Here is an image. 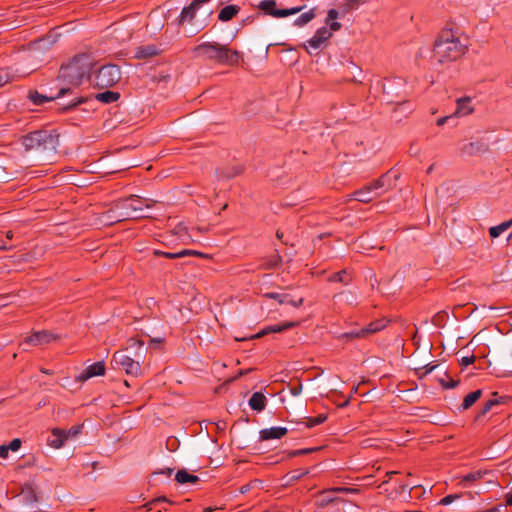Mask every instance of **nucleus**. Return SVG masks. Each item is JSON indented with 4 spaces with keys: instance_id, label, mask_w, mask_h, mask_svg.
Here are the masks:
<instances>
[{
    "instance_id": "f257e3e1",
    "label": "nucleus",
    "mask_w": 512,
    "mask_h": 512,
    "mask_svg": "<svg viewBox=\"0 0 512 512\" xmlns=\"http://www.w3.org/2000/svg\"><path fill=\"white\" fill-rule=\"evenodd\" d=\"M91 64L87 57H75L71 62L63 65L59 71L60 88L58 96L70 93L73 88L79 87L84 79L89 77Z\"/></svg>"
},
{
    "instance_id": "f03ea898",
    "label": "nucleus",
    "mask_w": 512,
    "mask_h": 512,
    "mask_svg": "<svg viewBox=\"0 0 512 512\" xmlns=\"http://www.w3.org/2000/svg\"><path fill=\"white\" fill-rule=\"evenodd\" d=\"M467 51L459 37L451 29H444L434 43L433 59L439 64L450 63L461 58Z\"/></svg>"
},
{
    "instance_id": "7ed1b4c3",
    "label": "nucleus",
    "mask_w": 512,
    "mask_h": 512,
    "mask_svg": "<svg viewBox=\"0 0 512 512\" xmlns=\"http://www.w3.org/2000/svg\"><path fill=\"white\" fill-rule=\"evenodd\" d=\"M128 348H136L134 357L122 351H117L112 357L111 365L114 369L124 370L127 375L138 377L142 374L141 363L146 355L144 342L139 339L130 338L128 340Z\"/></svg>"
},
{
    "instance_id": "20e7f679",
    "label": "nucleus",
    "mask_w": 512,
    "mask_h": 512,
    "mask_svg": "<svg viewBox=\"0 0 512 512\" xmlns=\"http://www.w3.org/2000/svg\"><path fill=\"white\" fill-rule=\"evenodd\" d=\"M193 52L198 57L231 66L236 65L240 57L238 51H232L227 45H222L217 42L201 43L193 48Z\"/></svg>"
},
{
    "instance_id": "39448f33",
    "label": "nucleus",
    "mask_w": 512,
    "mask_h": 512,
    "mask_svg": "<svg viewBox=\"0 0 512 512\" xmlns=\"http://www.w3.org/2000/svg\"><path fill=\"white\" fill-rule=\"evenodd\" d=\"M155 203L156 201L152 199L131 195L114 203V211L117 212L115 218L124 220L150 218L151 216L144 214L143 211L145 208L153 207Z\"/></svg>"
},
{
    "instance_id": "423d86ee",
    "label": "nucleus",
    "mask_w": 512,
    "mask_h": 512,
    "mask_svg": "<svg viewBox=\"0 0 512 512\" xmlns=\"http://www.w3.org/2000/svg\"><path fill=\"white\" fill-rule=\"evenodd\" d=\"M21 143L25 151L55 153L59 146V135L47 130H37L23 136Z\"/></svg>"
},
{
    "instance_id": "0eeeda50",
    "label": "nucleus",
    "mask_w": 512,
    "mask_h": 512,
    "mask_svg": "<svg viewBox=\"0 0 512 512\" xmlns=\"http://www.w3.org/2000/svg\"><path fill=\"white\" fill-rule=\"evenodd\" d=\"M330 29L327 27L319 28L314 36L307 41V44L304 45L306 51L310 55H316L322 50L327 41L332 37L331 31H338L341 28V24L339 22L333 21L329 24Z\"/></svg>"
},
{
    "instance_id": "6e6552de",
    "label": "nucleus",
    "mask_w": 512,
    "mask_h": 512,
    "mask_svg": "<svg viewBox=\"0 0 512 512\" xmlns=\"http://www.w3.org/2000/svg\"><path fill=\"white\" fill-rule=\"evenodd\" d=\"M198 10L199 8L192 3L189 6L184 7L179 17V24H189L193 33H197L202 30L206 26V19L211 15L212 11H204V19L199 20Z\"/></svg>"
},
{
    "instance_id": "1a4fd4ad",
    "label": "nucleus",
    "mask_w": 512,
    "mask_h": 512,
    "mask_svg": "<svg viewBox=\"0 0 512 512\" xmlns=\"http://www.w3.org/2000/svg\"><path fill=\"white\" fill-rule=\"evenodd\" d=\"M121 79V72L118 66L108 64L102 66L94 76V84L100 89L112 87Z\"/></svg>"
},
{
    "instance_id": "9d476101",
    "label": "nucleus",
    "mask_w": 512,
    "mask_h": 512,
    "mask_svg": "<svg viewBox=\"0 0 512 512\" xmlns=\"http://www.w3.org/2000/svg\"><path fill=\"white\" fill-rule=\"evenodd\" d=\"M258 8L260 10L264 11L265 13H267L273 17H276V18H282V17L294 15V14L299 13L303 9V7H293V8H289V9H277L275 0H262L259 3Z\"/></svg>"
},
{
    "instance_id": "9b49d317",
    "label": "nucleus",
    "mask_w": 512,
    "mask_h": 512,
    "mask_svg": "<svg viewBox=\"0 0 512 512\" xmlns=\"http://www.w3.org/2000/svg\"><path fill=\"white\" fill-rule=\"evenodd\" d=\"M393 184L394 183L389 173H385L368 185L374 191L375 196L380 197L381 195L384 194V192L391 189L393 187Z\"/></svg>"
},
{
    "instance_id": "f8f14e48",
    "label": "nucleus",
    "mask_w": 512,
    "mask_h": 512,
    "mask_svg": "<svg viewBox=\"0 0 512 512\" xmlns=\"http://www.w3.org/2000/svg\"><path fill=\"white\" fill-rule=\"evenodd\" d=\"M57 339V337L48 331H38L30 335L25 339V343L33 346H40L48 344L51 341Z\"/></svg>"
},
{
    "instance_id": "ddd939ff",
    "label": "nucleus",
    "mask_w": 512,
    "mask_h": 512,
    "mask_svg": "<svg viewBox=\"0 0 512 512\" xmlns=\"http://www.w3.org/2000/svg\"><path fill=\"white\" fill-rule=\"evenodd\" d=\"M22 500L25 505L34 508L38 502V496L34 485L30 482L25 483L21 489Z\"/></svg>"
},
{
    "instance_id": "4468645a",
    "label": "nucleus",
    "mask_w": 512,
    "mask_h": 512,
    "mask_svg": "<svg viewBox=\"0 0 512 512\" xmlns=\"http://www.w3.org/2000/svg\"><path fill=\"white\" fill-rule=\"evenodd\" d=\"M46 441L49 447L53 449H60L67 441L64 435V429L53 428Z\"/></svg>"
},
{
    "instance_id": "2eb2a0df",
    "label": "nucleus",
    "mask_w": 512,
    "mask_h": 512,
    "mask_svg": "<svg viewBox=\"0 0 512 512\" xmlns=\"http://www.w3.org/2000/svg\"><path fill=\"white\" fill-rule=\"evenodd\" d=\"M300 324L298 321H286L283 324H274L269 325L265 327L263 330H261L255 337H261L263 335L269 334V333H279L283 332L285 330L297 327Z\"/></svg>"
},
{
    "instance_id": "dca6fc26",
    "label": "nucleus",
    "mask_w": 512,
    "mask_h": 512,
    "mask_svg": "<svg viewBox=\"0 0 512 512\" xmlns=\"http://www.w3.org/2000/svg\"><path fill=\"white\" fill-rule=\"evenodd\" d=\"M288 430L285 427H271L262 429L259 433L260 440L267 441L271 439H280L287 434Z\"/></svg>"
},
{
    "instance_id": "f3484780",
    "label": "nucleus",
    "mask_w": 512,
    "mask_h": 512,
    "mask_svg": "<svg viewBox=\"0 0 512 512\" xmlns=\"http://www.w3.org/2000/svg\"><path fill=\"white\" fill-rule=\"evenodd\" d=\"M105 373V364L103 361L95 362L88 366L84 372L79 376L80 380H87L95 376H102Z\"/></svg>"
},
{
    "instance_id": "a211bd4d",
    "label": "nucleus",
    "mask_w": 512,
    "mask_h": 512,
    "mask_svg": "<svg viewBox=\"0 0 512 512\" xmlns=\"http://www.w3.org/2000/svg\"><path fill=\"white\" fill-rule=\"evenodd\" d=\"M153 254L155 256H163L168 259H178V258H183L186 256H191V255L202 256V253L195 251V250H189V249H183V250L177 251V252H165V251H161V250H154Z\"/></svg>"
},
{
    "instance_id": "6ab92c4d",
    "label": "nucleus",
    "mask_w": 512,
    "mask_h": 512,
    "mask_svg": "<svg viewBox=\"0 0 512 512\" xmlns=\"http://www.w3.org/2000/svg\"><path fill=\"white\" fill-rule=\"evenodd\" d=\"M353 196L357 201L362 203H369L378 198V196H375L374 191L369 185H365L363 188L355 191Z\"/></svg>"
},
{
    "instance_id": "aec40b11",
    "label": "nucleus",
    "mask_w": 512,
    "mask_h": 512,
    "mask_svg": "<svg viewBox=\"0 0 512 512\" xmlns=\"http://www.w3.org/2000/svg\"><path fill=\"white\" fill-rule=\"evenodd\" d=\"M249 406L252 410L261 412L266 406V397L261 392H255L249 399Z\"/></svg>"
},
{
    "instance_id": "412c9836",
    "label": "nucleus",
    "mask_w": 512,
    "mask_h": 512,
    "mask_svg": "<svg viewBox=\"0 0 512 512\" xmlns=\"http://www.w3.org/2000/svg\"><path fill=\"white\" fill-rule=\"evenodd\" d=\"M158 49L155 45H145L136 48L135 50V58L137 59H147L158 54Z\"/></svg>"
},
{
    "instance_id": "4be33fe9",
    "label": "nucleus",
    "mask_w": 512,
    "mask_h": 512,
    "mask_svg": "<svg viewBox=\"0 0 512 512\" xmlns=\"http://www.w3.org/2000/svg\"><path fill=\"white\" fill-rule=\"evenodd\" d=\"M61 96H58L55 95V96H48V95H44V94H41L39 93L38 91H29L28 92V98L31 100V102L34 104V105H42L46 102H50L54 99H57V98H60Z\"/></svg>"
},
{
    "instance_id": "5701e85b",
    "label": "nucleus",
    "mask_w": 512,
    "mask_h": 512,
    "mask_svg": "<svg viewBox=\"0 0 512 512\" xmlns=\"http://www.w3.org/2000/svg\"><path fill=\"white\" fill-rule=\"evenodd\" d=\"M506 400H507L506 397L498 396V393L494 392L492 394V398L484 404V406H483L481 412L478 414L477 418L488 413L495 405L505 403Z\"/></svg>"
},
{
    "instance_id": "b1692460",
    "label": "nucleus",
    "mask_w": 512,
    "mask_h": 512,
    "mask_svg": "<svg viewBox=\"0 0 512 512\" xmlns=\"http://www.w3.org/2000/svg\"><path fill=\"white\" fill-rule=\"evenodd\" d=\"M240 10V7L237 5H227L223 7L218 15V19L220 21H229L231 20Z\"/></svg>"
},
{
    "instance_id": "393cba45",
    "label": "nucleus",
    "mask_w": 512,
    "mask_h": 512,
    "mask_svg": "<svg viewBox=\"0 0 512 512\" xmlns=\"http://www.w3.org/2000/svg\"><path fill=\"white\" fill-rule=\"evenodd\" d=\"M175 480L179 483V484H186V483H191V484H194L196 482L199 481V478L198 476L196 475H193V474H190L187 472V470L185 469H182V470H179L176 475H175Z\"/></svg>"
},
{
    "instance_id": "a878e982",
    "label": "nucleus",
    "mask_w": 512,
    "mask_h": 512,
    "mask_svg": "<svg viewBox=\"0 0 512 512\" xmlns=\"http://www.w3.org/2000/svg\"><path fill=\"white\" fill-rule=\"evenodd\" d=\"M242 170L243 169L241 166H233L230 168H223V169L217 170V176L219 179L228 180V179H231V178L239 175L242 172Z\"/></svg>"
},
{
    "instance_id": "bb28decb",
    "label": "nucleus",
    "mask_w": 512,
    "mask_h": 512,
    "mask_svg": "<svg viewBox=\"0 0 512 512\" xmlns=\"http://www.w3.org/2000/svg\"><path fill=\"white\" fill-rule=\"evenodd\" d=\"M120 97V94L118 92H113V91H110V90H106L104 92H101V93H98L95 95V99L102 102V103H105V104H109V103H113L115 101H117Z\"/></svg>"
},
{
    "instance_id": "cd10ccee",
    "label": "nucleus",
    "mask_w": 512,
    "mask_h": 512,
    "mask_svg": "<svg viewBox=\"0 0 512 512\" xmlns=\"http://www.w3.org/2000/svg\"><path fill=\"white\" fill-rule=\"evenodd\" d=\"M484 150V144L480 142L466 143L461 147V152L465 155H474Z\"/></svg>"
},
{
    "instance_id": "c85d7f7f",
    "label": "nucleus",
    "mask_w": 512,
    "mask_h": 512,
    "mask_svg": "<svg viewBox=\"0 0 512 512\" xmlns=\"http://www.w3.org/2000/svg\"><path fill=\"white\" fill-rule=\"evenodd\" d=\"M482 395V390H475L465 396L460 408L462 410L469 409Z\"/></svg>"
},
{
    "instance_id": "c756f323",
    "label": "nucleus",
    "mask_w": 512,
    "mask_h": 512,
    "mask_svg": "<svg viewBox=\"0 0 512 512\" xmlns=\"http://www.w3.org/2000/svg\"><path fill=\"white\" fill-rule=\"evenodd\" d=\"M512 226V218L508 221L502 222L497 226H493L489 229V234L492 238L499 237L503 232L508 230Z\"/></svg>"
},
{
    "instance_id": "7c9ffc66",
    "label": "nucleus",
    "mask_w": 512,
    "mask_h": 512,
    "mask_svg": "<svg viewBox=\"0 0 512 512\" xmlns=\"http://www.w3.org/2000/svg\"><path fill=\"white\" fill-rule=\"evenodd\" d=\"M314 18H315L314 9H310L309 11L304 12L299 17H297L294 21V25L302 27V26L308 24Z\"/></svg>"
},
{
    "instance_id": "2f4dec72",
    "label": "nucleus",
    "mask_w": 512,
    "mask_h": 512,
    "mask_svg": "<svg viewBox=\"0 0 512 512\" xmlns=\"http://www.w3.org/2000/svg\"><path fill=\"white\" fill-rule=\"evenodd\" d=\"M386 326V323L383 320H377L374 322H371L369 325L363 328V332L365 337L369 334L378 332L382 330Z\"/></svg>"
},
{
    "instance_id": "473e14b6",
    "label": "nucleus",
    "mask_w": 512,
    "mask_h": 512,
    "mask_svg": "<svg viewBox=\"0 0 512 512\" xmlns=\"http://www.w3.org/2000/svg\"><path fill=\"white\" fill-rule=\"evenodd\" d=\"M485 474H486V472H482V471L470 472L462 478L461 483L463 484L464 487H467L472 482H475V481L481 479L483 477V475H485Z\"/></svg>"
},
{
    "instance_id": "72a5a7b5",
    "label": "nucleus",
    "mask_w": 512,
    "mask_h": 512,
    "mask_svg": "<svg viewBox=\"0 0 512 512\" xmlns=\"http://www.w3.org/2000/svg\"><path fill=\"white\" fill-rule=\"evenodd\" d=\"M329 281L348 284L351 281V277L346 270H341L339 272L333 273L329 277Z\"/></svg>"
},
{
    "instance_id": "f704fd0d",
    "label": "nucleus",
    "mask_w": 512,
    "mask_h": 512,
    "mask_svg": "<svg viewBox=\"0 0 512 512\" xmlns=\"http://www.w3.org/2000/svg\"><path fill=\"white\" fill-rule=\"evenodd\" d=\"M116 215H117V212L114 211V206H113L112 208H110L109 210H107L106 212H104L102 214V222H104L105 224H113V223L124 221V219L115 218Z\"/></svg>"
},
{
    "instance_id": "c9c22d12",
    "label": "nucleus",
    "mask_w": 512,
    "mask_h": 512,
    "mask_svg": "<svg viewBox=\"0 0 512 512\" xmlns=\"http://www.w3.org/2000/svg\"><path fill=\"white\" fill-rule=\"evenodd\" d=\"M303 301L302 297L294 299L289 294H283L280 299V304H290L294 307H299L303 304Z\"/></svg>"
},
{
    "instance_id": "e433bc0d",
    "label": "nucleus",
    "mask_w": 512,
    "mask_h": 512,
    "mask_svg": "<svg viewBox=\"0 0 512 512\" xmlns=\"http://www.w3.org/2000/svg\"><path fill=\"white\" fill-rule=\"evenodd\" d=\"M469 98H461L457 100V111L456 113L461 115H467L472 112V108H466V105L469 103Z\"/></svg>"
},
{
    "instance_id": "4c0bfd02",
    "label": "nucleus",
    "mask_w": 512,
    "mask_h": 512,
    "mask_svg": "<svg viewBox=\"0 0 512 512\" xmlns=\"http://www.w3.org/2000/svg\"><path fill=\"white\" fill-rule=\"evenodd\" d=\"M326 419H327V416L325 414H320L316 417L309 418L308 421L306 422V427L312 428L316 425L322 424L323 422L326 421Z\"/></svg>"
},
{
    "instance_id": "58836bf2",
    "label": "nucleus",
    "mask_w": 512,
    "mask_h": 512,
    "mask_svg": "<svg viewBox=\"0 0 512 512\" xmlns=\"http://www.w3.org/2000/svg\"><path fill=\"white\" fill-rule=\"evenodd\" d=\"M81 432V426H72L70 429L65 430L64 429V435L66 437V440L74 439L76 438Z\"/></svg>"
},
{
    "instance_id": "ea45409f",
    "label": "nucleus",
    "mask_w": 512,
    "mask_h": 512,
    "mask_svg": "<svg viewBox=\"0 0 512 512\" xmlns=\"http://www.w3.org/2000/svg\"><path fill=\"white\" fill-rule=\"evenodd\" d=\"M340 337L350 340V339H355V338H364L365 335H364L363 328H362V329L352 330L350 332L344 333Z\"/></svg>"
},
{
    "instance_id": "a19ab883",
    "label": "nucleus",
    "mask_w": 512,
    "mask_h": 512,
    "mask_svg": "<svg viewBox=\"0 0 512 512\" xmlns=\"http://www.w3.org/2000/svg\"><path fill=\"white\" fill-rule=\"evenodd\" d=\"M161 502H167V503H170V504L172 503L166 497L162 496V497H158V498H155V499L151 500L145 506L147 507L148 510H152Z\"/></svg>"
},
{
    "instance_id": "79ce46f5",
    "label": "nucleus",
    "mask_w": 512,
    "mask_h": 512,
    "mask_svg": "<svg viewBox=\"0 0 512 512\" xmlns=\"http://www.w3.org/2000/svg\"><path fill=\"white\" fill-rule=\"evenodd\" d=\"M312 451H314V449H313V448L293 450V451H291V452L289 453V457H295V456L305 455V454L311 453Z\"/></svg>"
},
{
    "instance_id": "37998d69",
    "label": "nucleus",
    "mask_w": 512,
    "mask_h": 512,
    "mask_svg": "<svg viewBox=\"0 0 512 512\" xmlns=\"http://www.w3.org/2000/svg\"><path fill=\"white\" fill-rule=\"evenodd\" d=\"M307 473H308V471L304 470V469L295 470V471L291 472L290 479L291 480H298L302 476L306 475Z\"/></svg>"
},
{
    "instance_id": "c03bdc74",
    "label": "nucleus",
    "mask_w": 512,
    "mask_h": 512,
    "mask_svg": "<svg viewBox=\"0 0 512 512\" xmlns=\"http://www.w3.org/2000/svg\"><path fill=\"white\" fill-rule=\"evenodd\" d=\"M441 385L445 388H455L457 387L458 385V381L454 380V379H449L448 381H445L444 379L441 380Z\"/></svg>"
},
{
    "instance_id": "a18cd8bd",
    "label": "nucleus",
    "mask_w": 512,
    "mask_h": 512,
    "mask_svg": "<svg viewBox=\"0 0 512 512\" xmlns=\"http://www.w3.org/2000/svg\"><path fill=\"white\" fill-rule=\"evenodd\" d=\"M8 446V449L11 451H17L21 446V440L18 438L13 439Z\"/></svg>"
},
{
    "instance_id": "49530a36",
    "label": "nucleus",
    "mask_w": 512,
    "mask_h": 512,
    "mask_svg": "<svg viewBox=\"0 0 512 512\" xmlns=\"http://www.w3.org/2000/svg\"><path fill=\"white\" fill-rule=\"evenodd\" d=\"M346 3H345V8H344V12H348L349 10L351 9H354L360 0H345Z\"/></svg>"
},
{
    "instance_id": "de8ad7c7",
    "label": "nucleus",
    "mask_w": 512,
    "mask_h": 512,
    "mask_svg": "<svg viewBox=\"0 0 512 512\" xmlns=\"http://www.w3.org/2000/svg\"><path fill=\"white\" fill-rule=\"evenodd\" d=\"M456 498H459V496H458V495H447V496H445L444 498H442V499L440 500V504H441V505H449V504H451V503L454 501V499H456Z\"/></svg>"
},
{
    "instance_id": "09e8293b",
    "label": "nucleus",
    "mask_w": 512,
    "mask_h": 512,
    "mask_svg": "<svg viewBox=\"0 0 512 512\" xmlns=\"http://www.w3.org/2000/svg\"><path fill=\"white\" fill-rule=\"evenodd\" d=\"M174 234L178 235V236H183L184 234H186L187 230H186V227L183 225V224H178L174 230H173Z\"/></svg>"
},
{
    "instance_id": "8fccbe9b",
    "label": "nucleus",
    "mask_w": 512,
    "mask_h": 512,
    "mask_svg": "<svg viewBox=\"0 0 512 512\" xmlns=\"http://www.w3.org/2000/svg\"><path fill=\"white\" fill-rule=\"evenodd\" d=\"M475 359L476 358H475L474 355L464 356V357L461 358V365L468 366V365L474 363Z\"/></svg>"
},
{
    "instance_id": "3c124183",
    "label": "nucleus",
    "mask_w": 512,
    "mask_h": 512,
    "mask_svg": "<svg viewBox=\"0 0 512 512\" xmlns=\"http://www.w3.org/2000/svg\"><path fill=\"white\" fill-rule=\"evenodd\" d=\"M338 16L339 12L336 9H330L327 14L326 22L328 23L330 20H335L338 18Z\"/></svg>"
},
{
    "instance_id": "603ef678",
    "label": "nucleus",
    "mask_w": 512,
    "mask_h": 512,
    "mask_svg": "<svg viewBox=\"0 0 512 512\" xmlns=\"http://www.w3.org/2000/svg\"><path fill=\"white\" fill-rule=\"evenodd\" d=\"M264 296L267 298L275 299L280 303V299H281V296H283V294L269 292V293H266Z\"/></svg>"
},
{
    "instance_id": "864d4df0",
    "label": "nucleus",
    "mask_w": 512,
    "mask_h": 512,
    "mask_svg": "<svg viewBox=\"0 0 512 512\" xmlns=\"http://www.w3.org/2000/svg\"><path fill=\"white\" fill-rule=\"evenodd\" d=\"M8 446L7 445H1L0 446V457L6 458L8 456Z\"/></svg>"
},
{
    "instance_id": "5fc2aeb1",
    "label": "nucleus",
    "mask_w": 512,
    "mask_h": 512,
    "mask_svg": "<svg viewBox=\"0 0 512 512\" xmlns=\"http://www.w3.org/2000/svg\"><path fill=\"white\" fill-rule=\"evenodd\" d=\"M82 102H83V99H81V98H80V99H77V100H73V101H71V102H70L66 107H64V109H65V110H66V109H70V108H72V107H75V106H77V105L81 104Z\"/></svg>"
},
{
    "instance_id": "6e6d98bb",
    "label": "nucleus",
    "mask_w": 512,
    "mask_h": 512,
    "mask_svg": "<svg viewBox=\"0 0 512 512\" xmlns=\"http://www.w3.org/2000/svg\"><path fill=\"white\" fill-rule=\"evenodd\" d=\"M331 491H334V492H337V493L350 492L348 487H337V488H333Z\"/></svg>"
},
{
    "instance_id": "4d7b16f0",
    "label": "nucleus",
    "mask_w": 512,
    "mask_h": 512,
    "mask_svg": "<svg viewBox=\"0 0 512 512\" xmlns=\"http://www.w3.org/2000/svg\"><path fill=\"white\" fill-rule=\"evenodd\" d=\"M301 389H302L301 385H299V386H297V387H292V388H291V394H292L293 396H297V395H299V394H300Z\"/></svg>"
},
{
    "instance_id": "13d9d810",
    "label": "nucleus",
    "mask_w": 512,
    "mask_h": 512,
    "mask_svg": "<svg viewBox=\"0 0 512 512\" xmlns=\"http://www.w3.org/2000/svg\"><path fill=\"white\" fill-rule=\"evenodd\" d=\"M447 120H448V117H447V116H445V117H441V118H439V119L437 120V125H438V126H442V125H444V124L446 123V121H447Z\"/></svg>"
},
{
    "instance_id": "bf43d9fd",
    "label": "nucleus",
    "mask_w": 512,
    "mask_h": 512,
    "mask_svg": "<svg viewBox=\"0 0 512 512\" xmlns=\"http://www.w3.org/2000/svg\"><path fill=\"white\" fill-rule=\"evenodd\" d=\"M163 342V339L162 338H153L150 340V344L151 345H154V344H161Z\"/></svg>"
},
{
    "instance_id": "052dcab7",
    "label": "nucleus",
    "mask_w": 512,
    "mask_h": 512,
    "mask_svg": "<svg viewBox=\"0 0 512 512\" xmlns=\"http://www.w3.org/2000/svg\"><path fill=\"white\" fill-rule=\"evenodd\" d=\"M506 504L509 505V506H512V493H508L506 495Z\"/></svg>"
},
{
    "instance_id": "680f3d73",
    "label": "nucleus",
    "mask_w": 512,
    "mask_h": 512,
    "mask_svg": "<svg viewBox=\"0 0 512 512\" xmlns=\"http://www.w3.org/2000/svg\"><path fill=\"white\" fill-rule=\"evenodd\" d=\"M9 249H11V247H10V246H7V245L4 243V241H3V240H0V251H1V250H9Z\"/></svg>"
},
{
    "instance_id": "e2e57ef3",
    "label": "nucleus",
    "mask_w": 512,
    "mask_h": 512,
    "mask_svg": "<svg viewBox=\"0 0 512 512\" xmlns=\"http://www.w3.org/2000/svg\"><path fill=\"white\" fill-rule=\"evenodd\" d=\"M7 82V77L0 75V87H2Z\"/></svg>"
},
{
    "instance_id": "0e129e2a",
    "label": "nucleus",
    "mask_w": 512,
    "mask_h": 512,
    "mask_svg": "<svg viewBox=\"0 0 512 512\" xmlns=\"http://www.w3.org/2000/svg\"><path fill=\"white\" fill-rule=\"evenodd\" d=\"M435 367H436L435 365H427L426 366V373L432 372Z\"/></svg>"
},
{
    "instance_id": "69168bd1",
    "label": "nucleus",
    "mask_w": 512,
    "mask_h": 512,
    "mask_svg": "<svg viewBox=\"0 0 512 512\" xmlns=\"http://www.w3.org/2000/svg\"><path fill=\"white\" fill-rule=\"evenodd\" d=\"M6 238L11 240L13 238V232L12 231H7L6 232Z\"/></svg>"
},
{
    "instance_id": "338daca9",
    "label": "nucleus",
    "mask_w": 512,
    "mask_h": 512,
    "mask_svg": "<svg viewBox=\"0 0 512 512\" xmlns=\"http://www.w3.org/2000/svg\"><path fill=\"white\" fill-rule=\"evenodd\" d=\"M349 404V399L345 400L342 404L339 405V407L343 408L346 407Z\"/></svg>"
},
{
    "instance_id": "774afa93",
    "label": "nucleus",
    "mask_w": 512,
    "mask_h": 512,
    "mask_svg": "<svg viewBox=\"0 0 512 512\" xmlns=\"http://www.w3.org/2000/svg\"><path fill=\"white\" fill-rule=\"evenodd\" d=\"M172 472H173V470H172V469L167 468V470L165 471V474H166L167 476H170V475L172 474ZM162 473H164V471H163Z\"/></svg>"
}]
</instances>
